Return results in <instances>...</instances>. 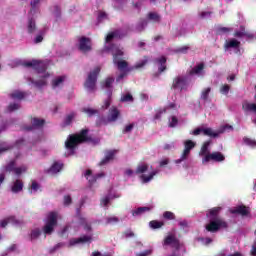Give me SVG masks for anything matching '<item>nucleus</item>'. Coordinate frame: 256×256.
Listing matches in <instances>:
<instances>
[{
  "mask_svg": "<svg viewBox=\"0 0 256 256\" xmlns=\"http://www.w3.org/2000/svg\"><path fill=\"white\" fill-rule=\"evenodd\" d=\"M177 123H179V120L175 116H172L169 127H177Z\"/></svg>",
  "mask_w": 256,
  "mask_h": 256,
  "instance_id": "63",
  "label": "nucleus"
},
{
  "mask_svg": "<svg viewBox=\"0 0 256 256\" xmlns=\"http://www.w3.org/2000/svg\"><path fill=\"white\" fill-rule=\"evenodd\" d=\"M217 35H225L231 33V28L228 27H219L216 31Z\"/></svg>",
  "mask_w": 256,
  "mask_h": 256,
  "instance_id": "47",
  "label": "nucleus"
},
{
  "mask_svg": "<svg viewBox=\"0 0 256 256\" xmlns=\"http://www.w3.org/2000/svg\"><path fill=\"white\" fill-rule=\"evenodd\" d=\"M16 167H17V161L11 160L10 162H8V163L3 167V171H4L5 173H15Z\"/></svg>",
  "mask_w": 256,
  "mask_h": 256,
  "instance_id": "24",
  "label": "nucleus"
},
{
  "mask_svg": "<svg viewBox=\"0 0 256 256\" xmlns=\"http://www.w3.org/2000/svg\"><path fill=\"white\" fill-rule=\"evenodd\" d=\"M31 123L34 129H41V127L45 125V119L34 117L32 118Z\"/></svg>",
  "mask_w": 256,
  "mask_h": 256,
  "instance_id": "26",
  "label": "nucleus"
},
{
  "mask_svg": "<svg viewBox=\"0 0 256 256\" xmlns=\"http://www.w3.org/2000/svg\"><path fill=\"white\" fill-rule=\"evenodd\" d=\"M196 143L193 142L192 140H186L184 142V151L182 153V159H187L189 155L191 154V149H195Z\"/></svg>",
  "mask_w": 256,
  "mask_h": 256,
  "instance_id": "15",
  "label": "nucleus"
},
{
  "mask_svg": "<svg viewBox=\"0 0 256 256\" xmlns=\"http://www.w3.org/2000/svg\"><path fill=\"white\" fill-rule=\"evenodd\" d=\"M109 203H111V198L109 196H105L100 201V205H103L104 207H107V205H109Z\"/></svg>",
  "mask_w": 256,
  "mask_h": 256,
  "instance_id": "53",
  "label": "nucleus"
},
{
  "mask_svg": "<svg viewBox=\"0 0 256 256\" xmlns=\"http://www.w3.org/2000/svg\"><path fill=\"white\" fill-rule=\"evenodd\" d=\"M156 63H158V65H160L158 67V73H163L164 71L167 70V58L165 56H162L160 58H157L155 60Z\"/></svg>",
  "mask_w": 256,
  "mask_h": 256,
  "instance_id": "20",
  "label": "nucleus"
},
{
  "mask_svg": "<svg viewBox=\"0 0 256 256\" xmlns=\"http://www.w3.org/2000/svg\"><path fill=\"white\" fill-rule=\"evenodd\" d=\"M230 213H232V215H242V217H247V215L251 213V208L245 205H239L236 208L230 210Z\"/></svg>",
  "mask_w": 256,
  "mask_h": 256,
  "instance_id": "12",
  "label": "nucleus"
},
{
  "mask_svg": "<svg viewBox=\"0 0 256 256\" xmlns=\"http://www.w3.org/2000/svg\"><path fill=\"white\" fill-rule=\"evenodd\" d=\"M171 89L183 91L187 89V77L185 76H176L172 81Z\"/></svg>",
  "mask_w": 256,
  "mask_h": 256,
  "instance_id": "9",
  "label": "nucleus"
},
{
  "mask_svg": "<svg viewBox=\"0 0 256 256\" xmlns=\"http://www.w3.org/2000/svg\"><path fill=\"white\" fill-rule=\"evenodd\" d=\"M133 127H135V124L126 125L122 133H131L133 131Z\"/></svg>",
  "mask_w": 256,
  "mask_h": 256,
  "instance_id": "59",
  "label": "nucleus"
},
{
  "mask_svg": "<svg viewBox=\"0 0 256 256\" xmlns=\"http://www.w3.org/2000/svg\"><path fill=\"white\" fill-rule=\"evenodd\" d=\"M41 0H33L30 5H31V10L30 13H35V9H37V5H39Z\"/></svg>",
  "mask_w": 256,
  "mask_h": 256,
  "instance_id": "54",
  "label": "nucleus"
},
{
  "mask_svg": "<svg viewBox=\"0 0 256 256\" xmlns=\"http://www.w3.org/2000/svg\"><path fill=\"white\" fill-rule=\"evenodd\" d=\"M84 177H86V179H87L88 183H90V185H93V183L97 182V179H101L102 177H105V173L101 172L96 175H93V171L88 169V170H86Z\"/></svg>",
  "mask_w": 256,
  "mask_h": 256,
  "instance_id": "13",
  "label": "nucleus"
},
{
  "mask_svg": "<svg viewBox=\"0 0 256 256\" xmlns=\"http://www.w3.org/2000/svg\"><path fill=\"white\" fill-rule=\"evenodd\" d=\"M245 26H240V31L234 32V37H238V39H241V37H245Z\"/></svg>",
  "mask_w": 256,
  "mask_h": 256,
  "instance_id": "46",
  "label": "nucleus"
},
{
  "mask_svg": "<svg viewBox=\"0 0 256 256\" xmlns=\"http://www.w3.org/2000/svg\"><path fill=\"white\" fill-rule=\"evenodd\" d=\"M76 113L75 112H71L70 114H68L65 119H64V125H71V123H73V120L76 117Z\"/></svg>",
  "mask_w": 256,
  "mask_h": 256,
  "instance_id": "36",
  "label": "nucleus"
},
{
  "mask_svg": "<svg viewBox=\"0 0 256 256\" xmlns=\"http://www.w3.org/2000/svg\"><path fill=\"white\" fill-rule=\"evenodd\" d=\"M36 29L37 26L35 24V20L33 18H30L28 21V33H35Z\"/></svg>",
  "mask_w": 256,
  "mask_h": 256,
  "instance_id": "38",
  "label": "nucleus"
},
{
  "mask_svg": "<svg viewBox=\"0 0 256 256\" xmlns=\"http://www.w3.org/2000/svg\"><path fill=\"white\" fill-rule=\"evenodd\" d=\"M61 169H63V163L54 162L50 167V169L48 170V172L56 174V173H59Z\"/></svg>",
  "mask_w": 256,
  "mask_h": 256,
  "instance_id": "27",
  "label": "nucleus"
},
{
  "mask_svg": "<svg viewBox=\"0 0 256 256\" xmlns=\"http://www.w3.org/2000/svg\"><path fill=\"white\" fill-rule=\"evenodd\" d=\"M165 225V222L163 221H157V220H152L149 222V226L151 229H161Z\"/></svg>",
  "mask_w": 256,
  "mask_h": 256,
  "instance_id": "33",
  "label": "nucleus"
},
{
  "mask_svg": "<svg viewBox=\"0 0 256 256\" xmlns=\"http://www.w3.org/2000/svg\"><path fill=\"white\" fill-rule=\"evenodd\" d=\"M91 141H93V138L89 136V129H82L79 133L69 136L65 142V147L66 149L73 150L77 145H81V143H91Z\"/></svg>",
  "mask_w": 256,
  "mask_h": 256,
  "instance_id": "1",
  "label": "nucleus"
},
{
  "mask_svg": "<svg viewBox=\"0 0 256 256\" xmlns=\"http://www.w3.org/2000/svg\"><path fill=\"white\" fill-rule=\"evenodd\" d=\"M23 180L17 179L16 181L13 182L11 191L12 193H21L23 191Z\"/></svg>",
  "mask_w": 256,
  "mask_h": 256,
  "instance_id": "23",
  "label": "nucleus"
},
{
  "mask_svg": "<svg viewBox=\"0 0 256 256\" xmlns=\"http://www.w3.org/2000/svg\"><path fill=\"white\" fill-rule=\"evenodd\" d=\"M211 145V140L205 141L200 149L199 155L200 157H207L208 154H211L209 152V146Z\"/></svg>",
  "mask_w": 256,
  "mask_h": 256,
  "instance_id": "25",
  "label": "nucleus"
},
{
  "mask_svg": "<svg viewBox=\"0 0 256 256\" xmlns=\"http://www.w3.org/2000/svg\"><path fill=\"white\" fill-rule=\"evenodd\" d=\"M27 169V165H21L15 168L14 174H16L17 177H20V175H23V173H27Z\"/></svg>",
  "mask_w": 256,
  "mask_h": 256,
  "instance_id": "34",
  "label": "nucleus"
},
{
  "mask_svg": "<svg viewBox=\"0 0 256 256\" xmlns=\"http://www.w3.org/2000/svg\"><path fill=\"white\" fill-rule=\"evenodd\" d=\"M148 169H149V165H147V164L139 165L136 169V175H141L143 173H147Z\"/></svg>",
  "mask_w": 256,
  "mask_h": 256,
  "instance_id": "37",
  "label": "nucleus"
},
{
  "mask_svg": "<svg viewBox=\"0 0 256 256\" xmlns=\"http://www.w3.org/2000/svg\"><path fill=\"white\" fill-rule=\"evenodd\" d=\"M120 101L122 103H133V95L127 93L121 97Z\"/></svg>",
  "mask_w": 256,
  "mask_h": 256,
  "instance_id": "44",
  "label": "nucleus"
},
{
  "mask_svg": "<svg viewBox=\"0 0 256 256\" xmlns=\"http://www.w3.org/2000/svg\"><path fill=\"white\" fill-rule=\"evenodd\" d=\"M99 73H101V68L96 67L93 71H90L88 77L84 83L85 89L89 91V93H94L97 89V78L99 77Z\"/></svg>",
  "mask_w": 256,
  "mask_h": 256,
  "instance_id": "3",
  "label": "nucleus"
},
{
  "mask_svg": "<svg viewBox=\"0 0 256 256\" xmlns=\"http://www.w3.org/2000/svg\"><path fill=\"white\" fill-rule=\"evenodd\" d=\"M163 245H173L174 247L178 248L179 247V239L175 237L174 235H168L164 239Z\"/></svg>",
  "mask_w": 256,
  "mask_h": 256,
  "instance_id": "21",
  "label": "nucleus"
},
{
  "mask_svg": "<svg viewBox=\"0 0 256 256\" xmlns=\"http://www.w3.org/2000/svg\"><path fill=\"white\" fill-rule=\"evenodd\" d=\"M123 55H124L123 50H117L113 54V59H116V61H119V57H123Z\"/></svg>",
  "mask_w": 256,
  "mask_h": 256,
  "instance_id": "61",
  "label": "nucleus"
},
{
  "mask_svg": "<svg viewBox=\"0 0 256 256\" xmlns=\"http://www.w3.org/2000/svg\"><path fill=\"white\" fill-rule=\"evenodd\" d=\"M113 83H115V78L113 77H107L105 80H103L100 85L102 89H108V91L113 92Z\"/></svg>",
  "mask_w": 256,
  "mask_h": 256,
  "instance_id": "18",
  "label": "nucleus"
},
{
  "mask_svg": "<svg viewBox=\"0 0 256 256\" xmlns=\"http://www.w3.org/2000/svg\"><path fill=\"white\" fill-rule=\"evenodd\" d=\"M155 175H157V172H151L148 176L146 175H141V179L143 183H149V181H151Z\"/></svg>",
  "mask_w": 256,
  "mask_h": 256,
  "instance_id": "42",
  "label": "nucleus"
},
{
  "mask_svg": "<svg viewBox=\"0 0 256 256\" xmlns=\"http://www.w3.org/2000/svg\"><path fill=\"white\" fill-rule=\"evenodd\" d=\"M83 113H86L88 117H93V115H99V110H95L92 108H83Z\"/></svg>",
  "mask_w": 256,
  "mask_h": 256,
  "instance_id": "41",
  "label": "nucleus"
},
{
  "mask_svg": "<svg viewBox=\"0 0 256 256\" xmlns=\"http://www.w3.org/2000/svg\"><path fill=\"white\" fill-rule=\"evenodd\" d=\"M40 236H41V230L39 228L31 231V240L37 239Z\"/></svg>",
  "mask_w": 256,
  "mask_h": 256,
  "instance_id": "52",
  "label": "nucleus"
},
{
  "mask_svg": "<svg viewBox=\"0 0 256 256\" xmlns=\"http://www.w3.org/2000/svg\"><path fill=\"white\" fill-rule=\"evenodd\" d=\"M80 223L84 226L85 231H91V224L87 223V219L80 217Z\"/></svg>",
  "mask_w": 256,
  "mask_h": 256,
  "instance_id": "50",
  "label": "nucleus"
},
{
  "mask_svg": "<svg viewBox=\"0 0 256 256\" xmlns=\"http://www.w3.org/2000/svg\"><path fill=\"white\" fill-rule=\"evenodd\" d=\"M209 93H211V87L205 88L201 93V99L207 101L209 99Z\"/></svg>",
  "mask_w": 256,
  "mask_h": 256,
  "instance_id": "45",
  "label": "nucleus"
},
{
  "mask_svg": "<svg viewBox=\"0 0 256 256\" xmlns=\"http://www.w3.org/2000/svg\"><path fill=\"white\" fill-rule=\"evenodd\" d=\"M148 19H150V21H156V22H159L161 17L159 16V14L157 13H153V12H150L148 14Z\"/></svg>",
  "mask_w": 256,
  "mask_h": 256,
  "instance_id": "51",
  "label": "nucleus"
},
{
  "mask_svg": "<svg viewBox=\"0 0 256 256\" xmlns=\"http://www.w3.org/2000/svg\"><path fill=\"white\" fill-rule=\"evenodd\" d=\"M24 67H32L37 73H45L47 71V63L42 60H32L30 62H25Z\"/></svg>",
  "mask_w": 256,
  "mask_h": 256,
  "instance_id": "7",
  "label": "nucleus"
},
{
  "mask_svg": "<svg viewBox=\"0 0 256 256\" xmlns=\"http://www.w3.org/2000/svg\"><path fill=\"white\" fill-rule=\"evenodd\" d=\"M211 15H213V12L211 11H204L199 13L200 19H205V17H211Z\"/></svg>",
  "mask_w": 256,
  "mask_h": 256,
  "instance_id": "60",
  "label": "nucleus"
},
{
  "mask_svg": "<svg viewBox=\"0 0 256 256\" xmlns=\"http://www.w3.org/2000/svg\"><path fill=\"white\" fill-rule=\"evenodd\" d=\"M209 161H215V163H223V161H225V155H223L221 152H212L202 159L203 165H205V163H209Z\"/></svg>",
  "mask_w": 256,
  "mask_h": 256,
  "instance_id": "8",
  "label": "nucleus"
},
{
  "mask_svg": "<svg viewBox=\"0 0 256 256\" xmlns=\"http://www.w3.org/2000/svg\"><path fill=\"white\" fill-rule=\"evenodd\" d=\"M113 63L114 65H117L118 71H133V69H141L142 67H145V65L149 63V58L145 56L143 60L136 63L132 68H129V63L125 60L113 59Z\"/></svg>",
  "mask_w": 256,
  "mask_h": 256,
  "instance_id": "2",
  "label": "nucleus"
},
{
  "mask_svg": "<svg viewBox=\"0 0 256 256\" xmlns=\"http://www.w3.org/2000/svg\"><path fill=\"white\" fill-rule=\"evenodd\" d=\"M163 113H167V108H164L162 110H159L155 116H154V119L158 120V119H161Z\"/></svg>",
  "mask_w": 256,
  "mask_h": 256,
  "instance_id": "58",
  "label": "nucleus"
},
{
  "mask_svg": "<svg viewBox=\"0 0 256 256\" xmlns=\"http://www.w3.org/2000/svg\"><path fill=\"white\" fill-rule=\"evenodd\" d=\"M201 133H203V135L206 137H212L213 139L219 137V132L213 131V128H196L193 130L192 135L197 136L201 135Z\"/></svg>",
  "mask_w": 256,
  "mask_h": 256,
  "instance_id": "10",
  "label": "nucleus"
},
{
  "mask_svg": "<svg viewBox=\"0 0 256 256\" xmlns=\"http://www.w3.org/2000/svg\"><path fill=\"white\" fill-rule=\"evenodd\" d=\"M151 211V207H139L132 212L133 217H137V215H143V213Z\"/></svg>",
  "mask_w": 256,
  "mask_h": 256,
  "instance_id": "32",
  "label": "nucleus"
},
{
  "mask_svg": "<svg viewBox=\"0 0 256 256\" xmlns=\"http://www.w3.org/2000/svg\"><path fill=\"white\" fill-rule=\"evenodd\" d=\"M79 49L82 51V53H89V51L92 49L91 38L85 36L80 37Z\"/></svg>",
  "mask_w": 256,
  "mask_h": 256,
  "instance_id": "11",
  "label": "nucleus"
},
{
  "mask_svg": "<svg viewBox=\"0 0 256 256\" xmlns=\"http://www.w3.org/2000/svg\"><path fill=\"white\" fill-rule=\"evenodd\" d=\"M111 97H113V92L110 90L107 92V99L104 100V104L102 105V109H108L111 107Z\"/></svg>",
  "mask_w": 256,
  "mask_h": 256,
  "instance_id": "31",
  "label": "nucleus"
},
{
  "mask_svg": "<svg viewBox=\"0 0 256 256\" xmlns=\"http://www.w3.org/2000/svg\"><path fill=\"white\" fill-rule=\"evenodd\" d=\"M8 223H12L13 225H19V220L15 218V216H9L6 218Z\"/></svg>",
  "mask_w": 256,
  "mask_h": 256,
  "instance_id": "56",
  "label": "nucleus"
},
{
  "mask_svg": "<svg viewBox=\"0 0 256 256\" xmlns=\"http://www.w3.org/2000/svg\"><path fill=\"white\" fill-rule=\"evenodd\" d=\"M203 69H205V64L200 63L190 70L189 75H199Z\"/></svg>",
  "mask_w": 256,
  "mask_h": 256,
  "instance_id": "29",
  "label": "nucleus"
},
{
  "mask_svg": "<svg viewBox=\"0 0 256 256\" xmlns=\"http://www.w3.org/2000/svg\"><path fill=\"white\" fill-rule=\"evenodd\" d=\"M91 256H113V255H111V253H104L103 254L99 251H94V252H92Z\"/></svg>",
  "mask_w": 256,
  "mask_h": 256,
  "instance_id": "64",
  "label": "nucleus"
},
{
  "mask_svg": "<svg viewBox=\"0 0 256 256\" xmlns=\"http://www.w3.org/2000/svg\"><path fill=\"white\" fill-rule=\"evenodd\" d=\"M106 223L108 225H111V223H119V218L118 217H115V216H112V217H108L106 219Z\"/></svg>",
  "mask_w": 256,
  "mask_h": 256,
  "instance_id": "55",
  "label": "nucleus"
},
{
  "mask_svg": "<svg viewBox=\"0 0 256 256\" xmlns=\"http://www.w3.org/2000/svg\"><path fill=\"white\" fill-rule=\"evenodd\" d=\"M229 224L224 219L209 220L206 224L205 229L208 233H217L220 229H227Z\"/></svg>",
  "mask_w": 256,
  "mask_h": 256,
  "instance_id": "6",
  "label": "nucleus"
},
{
  "mask_svg": "<svg viewBox=\"0 0 256 256\" xmlns=\"http://www.w3.org/2000/svg\"><path fill=\"white\" fill-rule=\"evenodd\" d=\"M41 189V185L37 181L33 180L31 186L29 187V193H37Z\"/></svg>",
  "mask_w": 256,
  "mask_h": 256,
  "instance_id": "35",
  "label": "nucleus"
},
{
  "mask_svg": "<svg viewBox=\"0 0 256 256\" xmlns=\"http://www.w3.org/2000/svg\"><path fill=\"white\" fill-rule=\"evenodd\" d=\"M115 37H119V31H117V30L107 34L106 39H105L106 43H111V41L114 40Z\"/></svg>",
  "mask_w": 256,
  "mask_h": 256,
  "instance_id": "39",
  "label": "nucleus"
},
{
  "mask_svg": "<svg viewBox=\"0 0 256 256\" xmlns=\"http://www.w3.org/2000/svg\"><path fill=\"white\" fill-rule=\"evenodd\" d=\"M163 218L166 219V221H175L176 216H175V213L171 211H165L163 213Z\"/></svg>",
  "mask_w": 256,
  "mask_h": 256,
  "instance_id": "40",
  "label": "nucleus"
},
{
  "mask_svg": "<svg viewBox=\"0 0 256 256\" xmlns=\"http://www.w3.org/2000/svg\"><path fill=\"white\" fill-rule=\"evenodd\" d=\"M93 238L91 236H81L79 238H72L70 239L69 245L70 247H73L74 245H79V243H91Z\"/></svg>",
  "mask_w": 256,
  "mask_h": 256,
  "instance_id": "17",
  "label": "nucleus"
},
{
  "mask_svg": "<svg viewBox=\"0 0 256 256\" xmlns=\"http://www.w3.org/2000/svg\"><path fill=\"white\" fill-rule=\"evenodd\" d=\"M66 77L65 76H58L52 80V87L53 89H56V87H60V85H63L65 82Z\"/></svg>",
  "mask_w": 256,
  "mask_h": 256,
  "instance_id": "28",
  "label": "nucleus"
},
{
  "mask_svg": "<svg viewBox=\"0 0 256 256\" xmlns=\"http://www.w3.org/2000/svg\"><path fill=\"white\" fill-rule=\"evenodd\" d=\"M10 97L12 99H19V100L25 99V93L21 91H15L12 94H10Z\"/></svg>",
  "mask_w": 256,
  "mask_h": 256,
  "instance_id": "43",
  "label": "nucleus"
},
{
  "mask_svg": "<svg viewBox=\"0 0 256 256\" xmlns=\"http://www.w3.org/2000/svg\"><path fill=\"white\" fill-rule=\"evenodd\" d=\"M242 109L245 113H255L256 114V104L249 103L248 101H244L242 103Z\"/></svg>",
  "mask_w": 256,
  "mask_h": 256,
  "instance_id": "22",
  "label": "nucleus"
},
{
  "mask_svg": "<svg viewBox=\"0 0 256 256\" xmlns=\"http://www.w3.org/2000/svg\"><path fill=\"white\" fill-rule=\"evenodd\" d=\"M239 47H241V42L237 39H231L224 44L225 51H227V49H239Z\"/></svg>",
  "mask_w": 256,
  "mask_h": 256,
  "instance_id": "19",
  "label": "nucleus"
},
{
  "mask_svg": "<svg viewBox=\"0 0 256 256\" xmlns=\"http://www.w3.org/2000/svg\"><path fill=\"white\" fill-rule=\"evenodd\" d=\"M55 227H57V212H50L42 231L45 235H52Z\"/></svg>",
  "mask_w": 256,
  "mask_h": 256,
  "instance_id": "5",
  "label": "nucleus"
},
{
  "mask_svg": "<svg viewBox=\"0 0 256 256\" xmlns=\"http://www.w3.org/2000/svg\"><path fill=\"white\" fill-rule=\"evenodd\" d=\"M243 141H244L245 145H248L249 147H256V141L251 138L244 137Z\"/></svg>",
  "mask_w": 256,
  "mask_h": 256,
  "instance_id": "49",
  "label": "nucleus"
},
{
  "mask_svg": "<svg viewBox=\"0 0 256 256\" xmlns=\"http://www.w3.org/2000/svg\"><path fill=\"white\" fill-rule=\"evenodd\" d=\"M230 90H231V86H229V84H224L220 88V93H222V95H229Z\"/></svg>",
  "mask_w": 256,
  "mask_h": 256,
  "instance_id": "48",
  "label": "nucleus"
},
{
  "mask_svg": "<svg viewBox=\"0 0 256 256\" xmlns=\"http://www.w3.org/2000/svg\"><path fill=\"white\" fill-rule=\"evenodd\" d=\"M19 107H20L19 104L11 103L8 106V111H10V112L17 111V109H19Z\"/></svg>",
  "mask_w": 256,
  "mask_h": 256,
  "instance_id": "57",
  "label": "nucleus"
},
{
  "mask_svg": "<svg viewBox=\"0 0 256 256\" xmlns=\"http://www.w3.org/2000/svg\"><path fill=\"white\" fill-rule=\"evenodd\" d=\"M115 155H117V150H107L105 157L99 162V166L103 167V165L111 163L115 159Z\"/></svg>",
  "mask_w": 256,
  "mask_h": 256,
  "instance_id": "14",
  "label": "nucleus"
},
{
  "mask_svg": "<svg viewBox=\"0 0 256 256\" xmlns=\"http://www.w3.org/2000/svg\"><path fill=\"white\" fill-rule=\"evenodd\" d=\"M222 209L223 208H221V207H214V208L208 210L206 217L209 220H214V221H217V219H223V218L219 217V213H221Z\"/></svg>",
  "mask_w": 256,
  "mask_h": 256,
  "instance_id": "16",
  "label": "nucleus"
},
{
  "mask_svg": "<svg viewBox=\"0 0 256 256\" xmlns=\"http://www.w3.org/2000/svg\"><path fill=\"white\" fill-rule=\"evenodd\" d=\"M71 203H73V199L69 195L64 196V205L69 206Z\"/></svg>",
  "mask_w": 256,
  "mask_h": 256,
  "instance_id": "62",
  "label": "nucleus"
},
{
  "mask_svg": "<svg viewBox=\"0 0 256 256\" xmlns=\"http://www.w3.org/2000/svg\"><path fill=\"white\" fill-rule=\"evenodd\" d=\"M119 117H121V111H119L117 107L113 106L109 109L107 118L100 117L96 121V125L97 127H101V125H109V123H115Z\"/></svg>",
  "mask_w": 256,
  "mask_h": 256,
  "instance_id": "4",
  "label": "nucleus"
},
{
  "mask_svg": "<svg viewBox=\"0 0 256 256\" xmlns=\"http://www.w3.org/2000/svg\"><path fill=\"white\" fill-rule=\"evenodd\" d=\"M47 77H49V74L45 75L42 79L37 80V81H33L32 83L33 85H35V87L41 88V87H45V85H47Z\"/></svg>",
  "mask_w": 256,
  "mask_h": 256,
  "instance_id": "30",
  "label": "nucleus"
}]
</instances>
